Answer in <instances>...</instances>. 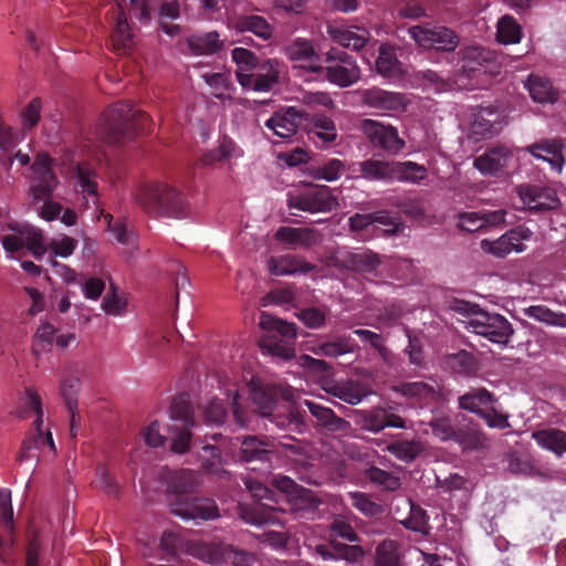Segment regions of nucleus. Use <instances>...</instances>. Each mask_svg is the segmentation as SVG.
Listing matches in <instances>:
<instances>
[{"label":"nucleus","instance_id":"43","mask_svg":"<svg viewBox=\"0 0 566 566\" xmlns=\"http://www.w3.org/2000/svg\"><path fill=\"white\" fill-rule=\"evenodd\" d=\"M232 566H260L259 556L251 551L238 548L231 544H224L222 564Z\"/></svg>","mask_w":566,"mask_h":566},{"label":"nucleus","instance_id":"15","mask_svg":"<svg viewBox=\"0 0 566 566\" xmlns=\"http://www.w3.org/2000/svg\"><path fill=\"white\" fill-rule=\"evenodd\" d=\"M270 446H273V443L268 439H260L256 436H244L241 440L239 459L245 464L258 462L270 468L274 454Z\"/></svg>","mask_w":566,"mask_h":566},{"label":"nucleus","instance_id":"54","mask_svg":"<svg viewBox=\"0 0 566 566\" xmlns=\"http://www.w3.org/2000/svg\"><path fill=\"white\" fill-rule=\"evenodd\" d=\"M348 499L350 505L354 506L357 511L368 517H375L385 512V509L381 504L376 503L371 500L370 495L364 492H349Z\"/></svg>","mask_w":566,"mask_h":566},{"label":"nucleus","instance_id":"60","mask_svg":"<svg viewBox=\"0 0 566 566\" xmlns=\"http://www.w3.org/2000/svg\"><path fill=\"white\" fill-rule=\"evenodd\" d=\"M507 469L513 474L524 476H536L539 474L538 468L534 461L527 457H518L517 454H510L507 458Z\"/></svg>","mask_w":566,"mask_h":566},{"label":"nucleus","instance_id":"6","mask_svg":"<svg viewBox=\"0 0 566 566\" xmlns=\"http://www.w3.org/2000/svg\"><path fill=\"white\" fill-rule=\"evenodd\" d=\"M323 63H326L323 72L327 80L339 87H348L360 78L356 60L344 50L332 48L325 54Z\"/></svg>","mask_w":566,"mask_h":566},{"label":"nucleus","instance_id":"28","mask_svg":"<svg viewBox=\"0 0 566 566\" xmlns=\"http://www.w3.org/2000/svg\"><path fill=\"white\" fill-rule=\"evenodd\" d=\"M497 398L486 388H472L458 398L459 407L469 412L481 416L491 405H495Z\"/></svg>","mask_w":566,"mask_h":566},{"label":"nucleus","instance_id":"29","mask_svg":"<svg viewBox=\"0 0 566 566\" xmlns=\"http://www.w3.org/2000/svg\"><path fill=\"white\" fill-rule=\"evenodd\" d=\"M521 197L531 211H548L558 207L559 199L552 189L527 187L521 192Z\"/></svg>","mask_w":566,"mask_h":566},{"label":"nucleus","instance_id":"34","mask_svg":"<svg viewBox=\"0 0 566 566\" xmlns=\"http://www.w3.org/2000/svg\"><path fill=\"white\" fill-rule=\"evenodd\" d=\"M321 504L322 501L312 491L302 488L292 496V513L298 518L314 520Z\"/></svg>","mask_w":566,"mask_h":566},{"label":"nucleus","instance_id":"8","mask_svg":"<svg viewBox=\"0 0 566 566\" xmlns=\"http://www.w3.org/2000/svg\"><path fill=\"white\" fill-rule=\"evenodd\" d=\"M409 34L423 49L452 52L460 43L459 35L443 25H415L409 28Z\"/></svg>","mask_w":566,"mask_h":566},{"label":"nucleus","instance_id":"7","mask_svg":"<svg viewBox=\"0 0 566 566\" xmlns=\"http://www.w3.org/2000/svg\"><path fill=\"white\" fill-rule=\"evenodd\" d=\"M467 324L468 331L500 345H506L514 332L512 324L504 316L484 311L469 318Z\"/></svg>","mask_w":566,"mask_h":566},{"label":"nucleus","instance_id":"4","mask_svg":"<svg viewBox=\"0 0 566 566\" xmlns=\"http://www.w3.org/2000/svg\"><path fill=\"white\" fill-rule=\"evenodd\" d=\"M31 168L34 175L30 187L33 202L44 201L40 210L41 218L46 221L55 220L61 214L63 207L61 203L51 200L57 184L56 176L52 170V158L46 153H40Z\"/></svg>","mask_w":566,"mask_h":566},{"label":"nucleus","instance_id":"55","mask_svg":"<svg viewBox=\"0 0 566 566\" xmlns=\"http://www.w3.org/2000/svg\"><path fill=\"white\" fill-rule=\"evenodd\" d=\"M376 70L385 77H396L401 73L400 63L390 48H380Z\"/></svg>","mask_w":566,"mask_h":566},{"label":"nucleus","instance_id":"5","mask_svg":"<svg viewBox=\"0 0 566 566\" xmlns=\"http://www.w3.org/2000/svg\"><path fill=\"white\" fill-rule=\"evenodd\" d=\"M338 199L328 186H315L297 193H290L287 207L308 213H328L338 207Z\"/></svg>","mask_w":566,"mask_h":566},{"label":"nucleus","instance_id":"44","mask_svg":"<svg viewBox=\"0 0 566 566\" xmlns=\"http://www.w3.org/2000/svg\"><path fill=\"white\" fill-rule=\"evenodd\" d=\"M488 61L486 51L480 46H470L462 52L460 71L468 77H474Z\"/></svg>","mask_w":566,"mask_h":566},{"label":"nucleus","instance_id":"62","mask_svg":"<svg viewBox=\"0 0 566 566\" xmlns=\"http://www.w3.org/2000/svg\"><path fill=\"white\" fill-rule=\"evenodd\" d=\"M185 541L178 534L166 531L160 537V549L166 554V559L175 558L180 551L185 552Z\"/></svg>","mask_w":566,"mask_h":566},{"label":"nucleus","instance_id":"35","mask_svg":"<svg viewBox=\"0 0 566 566\" xmlns=\"http://www.w3.org/2000/svg\"><path fill=\"white\" fill-rule=\"evenodd\" d=\"M530 96L536 103H555L558 98L557 91L553 87L551 81L541 75L531 74L525 83Z\"/></svg>","mask_w":566,"mask_h":566},{"label":"nucleus","instance_id":"25","mask_svg":"<svg viewBox=\"0 0 566 566\" xmlns=\"http://www.w3.org/2000/svg\"><path fill=\"white\" fill-rule=\"evenodd\" d=\"M353 171L367 181H392V160L365 159L355 165Z\"/></svg>","mask_w":566,"mask_h":566},{"label":"nucleus","instance_id":"1","mask_svg":"<svg viewBox=\"0 0 566 566\" xmlns=\"http://www.w3.org/2000/svg\"><path fill=\"white\" fill-rule=\"evenodd\" d=\"M148 124L149 116L145 112L134 109L130 102L118 101L103 112L96 135L105 143L116 145L145 133Z\"/></svg>","mask_w":566,"mask_h":566},{"label":"nucleus","instance_id":"2","mask_svg":"<svg viewBox=\"0 0 566 566\" xmlns=\"http://www.w3.org/2000/svg\"><path fill=\"white\" fill-rule=\"evenodd\" d=\"M135 201L146 212L170 217L185 218L188 206L181 192L166 184H143L135 192Z\"/></svg>","mask_w":566,"mask_h":566},{"label":"nucleus","instance_id":"61","mask_svg":"<svg viewBox=\"0 0 566 566\" xmlns=\"http://www.w3.org/2000/svg\"><path fill=\"white\" fill-rule=\"evenodd\" d=\"M432 433L441 441H454L457 426L449 416L433 417L429 422Z\"/></svg>","mask_w":566,"mask_h":566},{"label":"nucleus","instance_id":"27","mask_svg":"<svg viewBox=\"0 0 566 566\" xmlns=\"http://www.w3.org/2000/svg\"><path fill=\"white\" fill-rule=\"evenodd\" d=\"M224 544L223 542L187 541L185 552L203 563L219 565L222 564Z\"/></svg>","mask_w":566,"mask_h":566},{"label":"nucleus","instance_id":"51","mask_svg":"<svg viewBox=\"0 0 566 566\" xmlns=\"http://www.w3.org/2000/svg\"><path fill=\"white\" fill-rule=\"evenodd\" d=\"M237 150V144L230 137L223 136L218 147L210 149L202 155L201 161L203 165L210 166L229 159L232 156H239Z\"/></svg>","mask_w":566,"mask_h":566},{"label":"nucleus","instance_id":"42","mask_svg":"<svg viewBox=\"0 0 566 566\" xmlns=\"http://www.w3.org/2000/svg\"><path fill=\"white\" fill-rule=\"evenodd\" d=\"M237 28L242 32H251L262 40H269L273 33V29L266 19L256 14L239 17Z\"/></svg>","mask_w":566,"mask_h":566},{"label":"nucleus","instance_id":"24","mask_svg":"<svg viewBox=\"0 0 566 566\" xmlns=\"http://www.w3.org/2000/svg\"><path fill=\"white\" fill-rule=\"evenodd\" d=\"M361 99L365 105L381 111H399L405 107L402 94L387 92L379 87L365 90L361 94Z\"/></svg>","mask_w":566,"mask_h":566},{"label":"nucleus","instance_id":"63","mask_svg":"<svg viewBox=\"0 0 566 566\" xmlns=\"http://www.w3.org/2000/svg\"><path fill=\"white\" fill-rule=\"evenodd\" d=\"M201 467L209 473L222 471V457L218 447L206 444L202 447Z\"/></svg>","mask_w":566,"mask_h":566},{"label":"nucleus","instance_id":"39","mask_svg":"<svg viewBox=\"0 0 566 566\" xmlns=\"http://www.w3.org/2000/svg\"><path fill=\"white\" fill-rule=\"evenodd\" d=\"M375 566H403L400 544L390 538L380 542L375 549Z\"/></svg>","mask_w":566,"mask_h":566},{"label":"nucleus","instance_id":"58","mask_svg":"<svg viewBox=\"0 0 566 566\" xmlns=\"http://www.w3.org/2000/svg\"><path fill=\"white\" fill-rule=\"evenodd\" d=\"M311 133L317 136L323 144L334 142L337 136L334 122L325 115H318L313 118Z\"/></svg>","mask_w":566,"mask_h":566},{"label":"nucleus","instance_id":"13","mask_svg":"<svg viewBox=\"0 0 566 566\" xmlns=\"http://www.w3.org/2000/svg\"><path fill=\"white\" fill-rule=\"evenodd\" d=\"M284 51L286 57L294 62V67L317 74L323 72V57L315 52L310 41L297 39Z\"/></svg>","mask_w":566,"mask_h":566},{"label":"nucleus","instance_id":"17","mask_svg":"<svg viewBox=\"0 0 566 566\" xmlns=\"http://www.w3.org/2000/svg\"><path fill=\"white\" fill-rule=\"evenodd\" d=\"M454 442L463 451H478L486 448L488 439L478 422L462 416V420L457 423Z\"/></svg>","mask_w":566,"mask_h":566},{"label":"nucleus","instance_id":"59","mask_svg":"<svg viewBox=\"0 0 566 566\" xmlns=\"http://www.w3.org/2000/svg\"><path fill=\"white\" fill-rule=\"evenodd\" d=\"M55 332L54 326L50 323H43L39 326L32 343V352L35 356L50 350Z\"/></svg>","mask_w":566,"mask_h":566},{"label":"nucleus","instance_id":"12","mask_svg":"<svg viewBox=\"0 0 566 566\" xmlns=\"http://www.w3.org/2000/svg\"><path fill=\"white\" fill-rule=\"evenodd\" d=\"M355 422L360 429L373 433H378L385 428H406L403 418L381 407L357 410Z\"/></svg>","mask_w":566,"mask_h":566},{"label":"nucleus","instance_id":"22","mask_svg":"<svg viewBox=\"0 0 566 566\" xmlns=\"http://www.w3.org/2000/svg\"><path fill=\"white\" fill-rule=\"evenodd\" d=\"M302 122V114L295 107H289L284 112L274 113L266 122L265 127L282 139L294 136Z\"/></svg>","mask_w":566,"mask_h":566},{"label":"nucleus","instance_id":"3","mask_svg":"<svg viewBox=\"0 0 566 566\" xmlns=\"http://www.w3.org/2000/svg\"><path fill=\"white\" fill-rule=\"evenodd\" d=\"M260 326L264 331L259 345L264 353L283 360H290L295 356V339L297 326L294 323L262 313Z\"/></svg>","mask_w":566,"mask_h":566},{"label":"nucleus","instance_id":"41","mask_svg":"<svg viewBox=\"0 0 566 566\" xmlns=\"http://www.w3.org/2000/svg\"><path fill=\"white\" fill-rule=\"evenodd\" d=\"M239 516L248 524L261 526L279 523L274 512L270 511L263 503L241 506Z\"/></svg>","mask_w":566,"mask_h":566},{"label":"nucleus","instance_id":"21","mask_svg":"<svg viewBox=\"0 0 566 566\" xmlns=\"http://www.w3.org/2000/svg\"><path fill=\"white\" fill-rule=\"evenodd\" d=\"M268 268L271 274L276 276H285L296 273H310L316 269V265L306 262L302 256L294 254H283L271 256L268 261Z\"/></svg>","mask_w":566,"mask_h":566},{"label":"nucleus","instance_id":"10","mask_svg":"<svg viewBox=\"0 0 566 566\" xmlns=\"http://www.w3.org/2000/svg\"><path fill=\"white\" fill-rule=\"evenodd\" d=\"M361 130L375 148H380L389 155L399 154L406 143L399 137L397 128L384 125L374 119H364Z\"/></svg>","mask_w":566,"mask_h":566},{"label":"nucleus","instance_id":"30","mask_svg":"<svg viewBox=\"0 0 566 566\" xmlns=\"http://www.w3.org/2000/svg\"><path fill=\"white\" fill-rule=\"evenodd\" d=\"M266 417L269 421L281 430L301 431L304 418L297 407L291 403H282L275 411Z\"/></svg>","mask_w":566,"mask_h":566},{"label":"nucleus","instance_id":"57","mask_svg":"<svg viewBox=\"0 0 566 566\" xmlns=\"http://www.w3.org/2000/svg\"><path fill=\"white\" fill-rule=\"evenodd\" d=\"M365 475L370 482L381 485L387 491H396L401 485L400 479L397 475L377 467L367 469Z\"/></svg>","mask_w":566,"mask_h":566},{"label":"nucleus","instance_id":"11","mask_svg":"<svg viewBox=\"0 0 566 566\" xmlns=\"http://www.w3.org/2000/svg\"><path fill=\"white\" fill-rule=\"evenodd\" d=\"M170 512L185 520H216L220 516L214 500L207 497L178 499L169 503Z\"/></svg>","mask_w":566,"mask_h":566},{"label":"nucleus","instance_id":"49","mask_svg":"<svg viewBox=\"0 0 566 566\" xmlns=\"http://www.w3.org/2000/svg\"><path fill=\"white\" fill-rule=\"evenodd\" d=\"M408 503L410 506L409 516L402 521L401 524L408 530L428 535L431 527L429 525L427 511L411 500H409Z\"/></svg>","mask_w":566,"mask_h":566},{"label":"nucleus","instance_id":"32","mask_svg":"<svg viewBox=\"0 0 566 566\" xmlns=\"http://www.w3.org/2000/svg\"><path fill=\"white\" fill-rule=\"evenodd\" d=\"M525 150L538 159L548 161L554 168L562 170L564 165V155L560 140H542L527 146Z\"/></svg>","mask_w":566,"mask_h":566},{"label":"nucleus","instance_id":"64","mask_svg":"<svg viewBox=\"0 0 566 566\" xmlns=\"http://www.w3.org/2000/svg\"><path fill=\"white\" fill-rule=\"evenodd\" d=\"M296 317L312 329L321 328L326 323V313L318 307L302 308L296 313Z\"/></svg>","mask_w":566,"mask_h":566},{"label":"nucleus","instance_id":"26","mask_svg":"<svg viewBox=\"0 0 566 566\" xmlns=\"http://www.w3.org/2000/svg\"><path fill=\"white\" fill-rule=\"evenodd\" d=\"M200 485V476L192 470L182 469L170 474L168 480L167 490L169 493L175 494L178 499H190L188 495L193 493Z\"/></svg>","mask_w":566,"mask_h":566},{"label":"nucleus","instance_id":"33","mask_svg":"<svg viewBox=\"0 0 566 566\" xmlns=\"http://www.w3.org/2000/svg\"><path fill=\"white\" fill-rule=\"evenodd\" d=\"M532 439L543 449L562 458L566 453V432L558 428L538 429L532 433Z\"/></svg>","mask_w":566,"mask_h":566},{"label":"nucleus","instance_id":"46","mask_svg":"<svg viewBox=\"0 0 566 566\" xmlns=\"http://www.w3.org/2000/svg\"><path fill=\"white\" fill-rule=\"evenodd\" d=\"M387 450L398 460L409 463L423 451V447L422 443L416 439L399 440L389 443Z\"/></svg>","mask_w":566,"mask_h":566},{"label":"nucleus","instance_id":"50","mask_svg":"<svg viewBox=\"0 0 566 566\" xmlns=\"http://www.w3.org/2000/svg\"><path fill=\"white\" fill-rule=\"evenodd\" d=\"M481 248L485 252L491 253L497 258H504L513 251L520 252L518 243H515L510 230L507 232H505L502 237H500L497 240H494V241H489L486 239L482 240Z\"/></svg>","mask_w":566,"mask_h":566},{"label":"nucleus","instance_id":"45","mask_svg":"<svg viewBox=\"0 0 566 566\" xmlns=\"http://www.w3.org/2000/svg\"><path fill=\"white\" fill-rule=\"evenodd\" d=\"M399 391L402 396L417 399L420 403H429L438 396L433 386L423 381L402 382L399 386Z\"/></svg>","mask_w":566,"mask_h":566},{"label":"nucleus","instance_id":"38","mask_svg":"<svg viewBox=\"0 0 566 566\" xmlns=\"http://www.w3.org/2000/svg\"><path fill=\"white\" fill-rule=\"evenodd\" d=\"M427 177V168L413 161L392 160V181L419 184Z\"/></svg>","mask_w":566,"mask_h":566},{"label":"nucleus","instance_id":"52","mask_svg":"<svg viewBox=\"0 0 566 566\" xmlns=\"http://www.w3.org/2000/svg\"><path fill=\"white\" fill-rule=\"evenodd\" d=\"M170 418L180 421L182 426H195L192 407L188 394L178 395L169 409Z\"/></svg>","mask_w":566,"mask_h":566},{"label":"nucleus","instance_id":"20","mask_svg":"<svg viewBox=\"0 0 566 566\" xmlns=\"http://www.w3.org/2000/svg\"><path fill=\"white\" fill-rule=\"evenodd\" d=\"M304 406L308 409L313 424L329 432L345 431L349 422L335 415L332 408L323 406L313 400H305Z\"/></svg>","mask_w":566,"mask_h":566},{"label":"nucleus","instance_id":"18","mask_svg":"<svg viewBox=\"0 0 566 566\" xmlns=\"http://www.w3.org/2000/svg\"><path fill=\"white\" fill-rule=\"evenodd\" d=\"M506 211L503 209L492 211H471L458 214V227L463 231L475 232L488 227H495L505 221Z\"/></svg>","mask_w":566,"mask_h":566},{"label":"nucleus","instance_id":"37","mask_svg":"<svg viewBox=\"0 0 566 566\" xmlns=\"http://www.w3.org/2000/svg\"><path fill=\"white\" fill-rule=\"evenodd\" d=\"M217 31L192 35L188 39V46L195 55H211L222 49L223 42Z\"/></svg>","mask_w":566,"mask_h":566},{"label":"nucleus","instance_id":"14","mask_svg":"<svg viewBox=\"0 0 566 566\" xmlns=\"http://www.w3.org/2000/svg\"><path fill=\"white\" fill-rule=\"evenodd\" d=\"M322 389L348 405H358L368 395L366 386L354 379L324 378L321 382Z\"/></svg>","mask_w":566,"mask_h":566},{"label":"nucleus","instance_id":"36","mask_svg":"<svg viewBox=\"0 0 566 566\" xmlns=\"http://www.w3.org/2000/svg\"><path fill=\"white\" fill-rule=\"evenodd\" d=\"M9 229L22 235L24 247L28 248L34 258L41 259L45 254L46 247L40 229L19 223L10 224Z\"/></svg>","mask_w":566,"mask_h":566},{"label":"nucleus","instance_id":"48","mask_svg":"<svg viewBox=\"0 0 566 566\" xmlns=\"http://www.w3.org/2000/svg\"><path fill=\"white\" fill-rule=\"evenodd\" d=\"M522 29L511 15H503L497 21L496 39L503 44H515L521 41Z\"/></svg>","mask_w":566,"mask_h":566},{"label":"nucleus","instance_id":"23","mask_svg":"<svg viewBox=\"0 0 566 566\" xmlns=\"http://www.w3.org/2000/svg\"><path fill=\"white\" fill-rule=\"evenodd\" d=\"M274 239L286 244L311 249L321 242V233L312 228L280 227Z\"/></svg>","mask_w":566,"mask_h":566},{"label":"nucleus","instance_id":"16","mask_svg":"<svg viewBox=\"0 0 566 566\" xmlns=\"http://www.w3.org/2000/svg\"><path fill=\"white\" fill-rule=\"evenodd\" d=\"M513 159L512 151L505 146L488 148L474 158V167L485 176L499 175Z\"/></svg>","mask_w":566,"mask_h":566},{"label":"nucleus","instance_id":"19","mask_svg":"<svg viewBox=\"0 0 566 566\" xmlns=\"http://www.w3.org/2000/svg\"><path fill=\"white\" fill-rule=\"evenodd\" d=\"M342 263L345 269L369 279L379 275V268L382 262L379 254L370 250H366L348 253L344 256Z\"/></svg>","mask_w":566,"mask_h":566},{"label":"nucleus","instance_id":"40","mask_svg":"<svg viewBox=\"0 0 566 566\" xmlns=\"http://www.w3.org/2000/svg\"><path fill=\"white\" fill-rule=\"evenodd\" d=\"M255 75V92H269L279 83L280 63L277 60L268 59L259 65Z\"/></svg>","mask_w":566,"mask_h":566},{"label":"nucleus","instance_id":"47","mask_svg":"<svg viewBox=\"0 0 566 566\" xmlns=\"http://www.w3.org/2000/svg\"><path fill=\"white\" fill-rule=\"evenodd\" d=\"M160 29L169 36H175L180 32L178 24L167 23L166 20H176L180 15L179 0L164 1L159 7Z\"/></svg>","mask_w":566,"mask_h":566},{"label":"nucleus","instance_id":"53","mask_svg":"<svg viewBox=\"0 0 566 566\" xmlns=\"http://www.w3.org/2000/svg\"><path fill=\"white\" fill-rule=\"evenodd\" d=\"M134 41L133 35L129 32V25L127 20L122 12L116 22V27L113 34V45L115 51L122 54L128 53L133 48Z\"/></svg>","mask_w":566,"mask_h":566},{"label":"nucleus","instance_id":"31","mask_svg":"<svg viewBox=\"0 0 566 566\" xmlns=\"http://www.w3.org/2000/svg\"><path fill=\"white\" fill-rule=\"evenodd\" d=\"M355 349L356 345L353 343L350 336L343 334L319 340L312 348V352L317 356L336 358L346 354H352Z\"/></svg>","mask_w":566,"mask_h":566},{"label":"nucleus","instance_id":"56","mask_svg":"<svg viewBox=\"0 0 566 566\" xmlns=\"http://www.w3.org/2000/svg\"><path fill=\"white\" fill-rule=\"evenodd\" d=\"M448 365L454 373L463 376L471 375L476 370V359L472 353L467 350L449 355Z\"/></svg>","mask_w":566,"mask_h":566},{"label":"nucleus","instance_id":"9","mask_svg":"<svg viewBox=\"0 0 566 566\" xmlns=\"http://www.w3.org/2000/svg\"><path fill=\"white\" fill-rule=\"evenodd\" d=\"M249 392L254 410L263 418L272 415L282 401L289 400V392L284 387L254 379L249 384Z\"/></svg>","mask_w":566,"mask_h":566}]
</instances>
